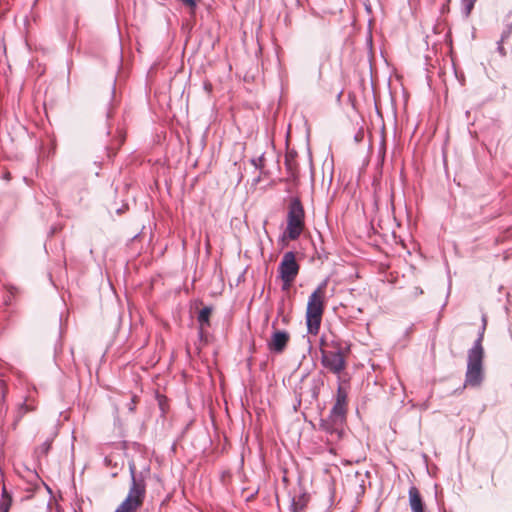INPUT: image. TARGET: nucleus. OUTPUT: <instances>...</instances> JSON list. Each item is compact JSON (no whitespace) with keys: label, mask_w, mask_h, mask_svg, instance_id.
<instances>
[{"label":"nucleus","mask_w":512,"mask_h":512,"mask_svg":"<svg viewBox=\"0 0 512 512\" xmlns=\"http://www.w3.org/2000/svg\"><path fill=\"white\" fill-rule=\"evenodd\" d=\"M185 5L190 8H195L199 0H182Z\"/></svg>","instance_id":"18"},{"label":"nucleus","mask_w":512,"mask_h":512,"mask_svg":"<svg viewBox=\"0 0 512 512\" xmlns=\"http://www.w3.org/2000/svg\"><path fill=\"white\" fill-rule=\"evenodd\" d=\"M308 501L309 496L306 493H300L298 496H294L291 505L292 512L304 511Z\"/></svg>","instance_id":"12"},{"label":"nucleus","mask_w":512,"mask_h":512,"mask_svg":"<svg viewBox=\"0 0 512 512\" xmlns=\"http://www.w3.org/2000/svg\"><path fill=\"white\" fill-rule=\"evenodd\" d=\"M290 341V334L282 330H274L267 346L271 352L281 354Z\"/></svg>","instance_id":"8"},{"label":"nucleus","mask_w":512,"mask_h":512,"mask_svg":"<svg viewBox=\"0 0 512 512\" xmlns=\"http://www.w3.org/2000/svg\"><path fill=\"white\" fill-rule=\"evenodd\" d=\"M211 314H212V309L210 307H204L199 311L197 319H198L201 331L204 329L205 326L210 325Z\"/></svg>","instance_id":"14"},{"label":"nucleus","mask_w":512,"mask_h":512,"mask_svg":"<svg viewBox=\"0 0 512 512\" xmlns=\"http://www.w3.org/2000/svg\"><path fill=\"white\" fill-rule=\"evenodd\" d=\"M300 270L294 252H286L280 262L278 271L283 282V290H288L295 281Z\"/></svg>","instance_id":"6"},{"label":"nucleus","mask_w":512,"mask_h":512,"mask_svg":"<svg viewBox=\"0 0 512 512\" xmlns=\"http://www.w3.org/2000/svg\"><path fill=\"white\" fill-rule=\"evenodd\" d=\"M347 406V391L342 385H339L336 393V401L332 407L330 418H332L334 422L343 421L347 413Z\"/></svg>","instance_id":"7"},{"label":"nucleus","mask_w":512,"mask_h":512,"mask_svg":"<svg viewBox=\"0 0 512 512\" xmlns=\"http://www.w3.org/2000/svg\"><path fill=\"white\" fill-rule=\"evenodd\" d=\"M486 323V318L483 317L478 338L476 339L474 346L468 351L465 386L476 387L479 386L483 380L484 348L482 346V342L486 330Z\"/></svg>","instance_id":"2"},{"label":"nucleus","mask_w":512,"mask_h":512,"mask_svg":"<svg viewBox=\"0 0 512 512\" xmlns=\"http://www.w3.org/2000/svg\"><path fill=\"white\" fill-rule=\"evenodd\" d=\"M131 482L126 497L118 505L115 512H139L143 507L147 493L146 480L150 474L149 468L137 471L134 461L129 462Z\"/></svg>","instance_id":"1"},{"label":"nucleus","mask_w":512,"mask_h":512,"mask_svg":"<svg viewBox=\"0 0 512 512\" xmlns=\"http://www.w3.org/2000/svg\"><path fill=\"white\" fill-rule=\"evenodd\" d=\"M409 505L412 512H425L423 499L418 488L415 486L409 489Z\"/></svg>","instance_id":"9"},{"label":"nucleus","mask_w":512,"mask_h":512,"mask_svg":"<svg viewBox=\"0 0 512 512\" xmlns=\"http://www.w3.org/2000/svg\"><path fill=\"white\" fill-rule=\"evenodd\" d=\"M305 212L301 201L293 198L289 204L287 228L285 234L290 240H296L305 227Z\"/></svg>","instance_id":"4"},{"label":"nucleus","mask_w":512,"mask_h":512,"mask_svg":"<svg viewBox=\"0 0 512 512\" xmlns=\"http://www.w3.org/2000/svg\"><path fill=\"white\" fill-rule=\"evenodd\" d=\"M476 0H462L466 16H469Z\"/></svg>","instance_id":"16"},{"label":"nucleus","mask_w":512,"mask_h":512,"mask_svg":"<svg viewBox=\"0 0 512 512\" xmlns=\"http://www.w3.org/2000/svg\"><path fill=\"white\" fill-rule=\"evenodd\" d=\"M51 440H46L40 447L39 450L42 454H47L51 447Z\"/></svg>","instance_id":"17"},{"label":"nucleus","mask_w":512,"mask_h":512,"mask_svg":"<svg viewBox=\"0 0 512 512\" xmlns=\"http://www.w3.org/2000/svg\"><path fill=\"white\" fill-rule=\"evenodd\" d=\"M327 282L321 283L309 296L306 307V326L310 335L316 336L321 327L326 304Z\"/></svg>","instance_id":"3"},{"label":"nucleus","mask_w":512,"mask_h":512,"mask_svg":"<svg viewBox=\"0 0 512 512\" xmlns=\"http://www.w3.org/2000/svg\"><path fill=\"white\" fill-rule=\"evenodd\" d=\"M296 157H297V153L294 151H290L285 154L284 165H285V168H286L288 174L292 178H295L299 171Z\"/></svg>","instance_id":"10"},{"label":"nucleus","mask_w":512,"mask_h":512,"mask_svg":"<svg viewBox=\"0 0 512 512\" xmlns=\"http://www.w3.org/2000/svg\"><path fill=\"white\" fill-rule=\"evenodd\" d=\"M332 423L329 420H322L320 423V428L330 435L331 441H335L341 438L342 431L337 427H334V421L331 419Z\"/></svg>","instance_id":"11"},{"label":"nucleus","mask_w":512,"mask_h":512,"mask_svg":"<svg viewBox=\"0 0 512 512\" xmlns=\"http://www.w3.org/2000/svg\"><path fill=\"white\" fill-rule=\"evenodd\" d=\"M319 349L321 355H323V351L332 350L331 341L328 340L326 335H322L319 340Z\"/></svg>","instance_id":"15"},{"label":"nucleus","mask_w":512,"mask_h":512,"mask_svg":"<svg viewBox=\"0 0 512 512\" xmlns=\"http://www.w3.org/2000/svg\"><path fill=\"white\" fill-rule=\"evenodd\" d=\"M13 498L11 494L8 492L5 485L2 487V494L0 499V512H9L10 507L12 506Z\"/></svg>","instance_id":"13"},{"label":"nucleus","mask_w":512,"mask_h":512,"mask_svg":"<svg viewBox=\"0 0 512 512\" xmlns=\"http://www.w3.org/2000/svg\"><path fill=\"white\" fill-rule=\"evenodd\" d=\"M331 346L332 350L323 351V355H321V364L329 372L340 378L341 373L347 367L346 356L340 342L331 340Z\"/></svg>","instance_id":"5"},{"label":"nucleus","mask_w":512,"mask_h":512,"mask_svg":"<svg viewBox=\"0 0 512 512\" xmlns=\"http://www.w3.org/2000/svg\"><path fill=\"white\" fill-rule=\"evenodd\" d=\"M204 88L206 91L211 92L212 91V84L210 82H205Z\"/></svg>","instance_id":"19"}]
</instances>
